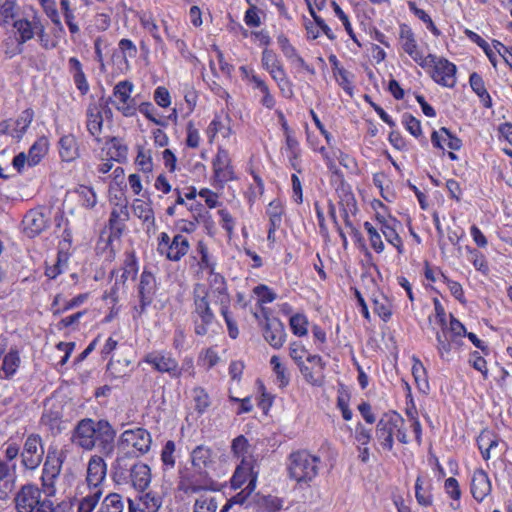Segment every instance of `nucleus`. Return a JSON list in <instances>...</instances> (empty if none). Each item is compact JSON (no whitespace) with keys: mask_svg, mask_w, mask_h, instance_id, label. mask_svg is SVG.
Returning <instances> with one entry per match:
<instances>
[{"mask_svg":"<svg viewBox=\"0 0 512 512\" xmlns=\"http://www.w3.org/2000/svg\"><path fill=\"white\" fill-rule=\"evenodd\" d=\"M42 497V491L38 486L25 484L15 494V509L17 512H31L34 504H38Z\"/></svg>","mask_w":512,"mask_h":512,"instance_id":"17","label":"nucleus"},{"mask_svg":"<svg viewBox=\"0 0 512 512\" xmlns=\"http://www.w3.org/2000/svg\"><path fill=\"white\" fill-rule=\"evenodd\" d=\"M290 357L297 364L298 368L304 364V358L307 360V355H310L304 346L297 342H293L289 347Z\"/></svg>","mask_w":512,"mask_h":512,"instance_id":"59","label":"nucleus"},{"mask_svg":"<svg viewBox=\"0 0 512 512\" xmlns=\"http://www.w3.org/2000/svg\"><path fill=\"white\" fill-rule=\"evenodd\" d=\"M290 327L292 332L299 336H305L308 333V320L304 314L297 313L290 318Z\"/></svg>","mask_w":512,"mask_h":512,"instance_id":"53","label":"nucleus"},{"mask_svg":"<svg viewBox=\"0 0 512 512\" xmlns=\"http://www.w3.org/2000/svg\"><path fill=\"white\" fill-rule=\"evenodd\" d=\"M44 447L42 438L38 434H30L24 443L21 453L22 464L26 469L34 470L42 462Z\"/></svg>","mask_w":512,"mask_h":512,"instance_id":"13","label":"nucleus"},{"mask_svg":"<svg viewBox=\"0 0 512 512\" xmlns=\"http://www.w3.org/2000/svg\"><path fill=\"white\" fill-rule=\"evenodd\" d=\"M270 365L278 382L280 383V386H286L289 383V374L287 373V369L282 363L280 357L273 355L270 359Z\"/></svg>","mask_w":512,"mask_h":512,"instance_id":"47","label":"nucleus"},{"mask_svg":"<svg viewBox=\"0 0 512 512\" xmlns=\"http://www.w3.org/2000/svg\"><path fill=\"white\" fill-rule=\"evenodd\" d=\"M152 444L151 434L144 428L125 430L119 439L118 450L132 452L133 456L146 454Z\"/></svg>","mask_w":512,"mask_h":512,"instance_id":"7","label":"nucleus"},{"mask_svg":"<svg viewBox=\"0 0 512 512\" xmlns=\"http://www.w3.org/2000/svg\"><path fill=\"white\" fill-rule=\"evenodd\" d=\"M30 13H24L13 25L14 35L17 43L22 45L33 39L35 35L42 37L44 26L42 25L37 13L30 8Z\"/></svg>","mask_w":512,"mask_h":512,"instance_id":"8","label":"nucleus"},{"mask_svg":"<svg viewBox=\"0 0 512 512\" xmlns=\"http://www.w3.org/2000/svg\"><path fill=\"white\" fill-rule=\"evenodd\" d=\"M130 478L133 487L144 492L151 482V469L147 464L136 463L130 468Z\"/></svg>","mask_w":512,"mask_h":512,"instance_id":"25","label":"nucleus"},{"mask_svg":"<svg viewBox=\"0 0 512 512\" xmlns=\"http://www.w3.org/2000/svg\"><path fill=\"white\" fill-rule=\"evenodd\" d=\"M364 228L367 231L371 247L377 253L383 252L384 251V243L382 241L381 235L378 232V230L370 222H365Z\"/></svg>","mask_w":512,"mask_h":512,"instance_id":"52","label":"nucleus"},{"mask_svg":"<svg viewBox=\"0 0 512 512\" xmlns=\"http://www.w3.org/2000/svg\"><path fill=\"white\" fill-rule=\"evenodd\" d=\"M175 449H176V446H175L174 441L169 440L166 442V444L163 447L162 452H161V460H162L163 464L169 469H171L175 466V456H174Z\"/></svg>","mask_w":512,"mask_h":512,"instance_id":"58","label":"nucleus"},{"mask_svg":"<svg viewBox=\"0 0 512 512\" xmlns=\"http://www.w3.org/2000/svg\"><path fill=\"white\" fill-rule=\"evenodd\" d=\"M217 502L213 497L201 495L196 499L194 504V512H216Z\"/></svg>","mask_w":512,"mask_h":512,"instance_id":"56","label":"nucleus"},{"mask_svg":"<svg viewBox=\"0 0 512 512\" xmlns=\"http://www.w3.org/2000/svg\"><path fill=\"white\" fill-rule=\"evenodd\" d=\"M415 490H416L415 496H416L417 502L420 505L425 506V507L431 505V503H432L431 495H430V493L423 491L422 480L420 477H418L416 479Z\"/></svg>","mask_w":512,"mask_h":512,"instance_id":"64","label":"nucleus"},{"mask_svg":"<svg viewBox=\"0 0 512 512\" xmlns=\"http://www.w3.org/2000/svg\"><path fill=\"white\" fill-rule=\"evenodd\" d=\"M491 492V482L486 472L477 470L471 479V493L475 500L483 501Z\"/></svg>","mask_w":512,"mask_h":512,"instance_id":"22","label":"nucleus"},{"mask_svg":"<svg viewBox=\"0 0 512 512\" xmlns=\"http://www.w3.org/2000/svg\"><path fill=\"white\" fill-rule=\"evenodd\" d=\"M207 284L198 283L193 289L192 312L195 333L204 336L215 320L214 309H219L221 314L229 310L231 298L227 290L225 278L219 273H211L207 278Z\"/></svg>","mask_w":512,"mask_h":512,"instance_id":"1","label":"nucleus"},{"mask_svg":"<svg viewBox=\"0 0 512 512\" xmlns=\"http://www.w3.org/2000/svg\"><path fill=\"white\" fill-rule=\"evenodd\" d=\"M124 507L123 497L112 492L103 498L96 512H124Z\"/></svg>","mask_w":512,"mask_h":512,"instance_id":"38","label":"nucleus"},{"mask_svg":"<svg viewBox=\"0 0 512 512\" xmlns=\"http://www.w3.org/2000/svg\"><path fill=\"white\" fill-rule=\"evenodd\" d=\"M115 432L107 421L81 420L75 428L73 441L85 450L93 449L97 442L106 453L113 448Z\"/></svg>","mask_w":512,"mask_h":512,"instance_id":"3","label":"nucleus"},{"mask_svg":"<svg viewBox=\"0 0 512 512\" xmlns=\"http://www.w3.org/2000/svg\"><path fill=\"white\" fill-rule=\"evenodd\" d=\"M25 13L15 0H5L0 4V26L3 28L12 25Z\"/></svg>","mask_w":512,"mask_h":512,"instance_id":"24","label":"nucleus"},{"mask_svg":"<svg viewBox=\"0 0 512 512\" xmlns=\"http://www.w3.org/2000/svg\"><path fill=\"white\" fill-rule=\"evenodd\" d=\"M131 457H133L132 452L119 450L114 464L115 475L123 476L125 472L129 470L127 460H129Z\"/></svg>","mask_w":512,"mask_h":512,"instance_id":"57","label":"nucleus"},{"mask_svg":"<svg viewBox=\"0 0 512 512\" xmlns=\"http://www.w3.org/2000/svg\"><path fill=\"white\" fill-rule=\"evenodd\" d=\"M232 133L233 132L230 125V119L227 116L224 118L216 116L209 124L207 129V134L209 136L210 142L213 141L214 137L217 134H220L223 138H229L232 135Z\"/></svg>","mask_w":512,"mask_h":512,"instance_id":"33","label":"nucleus"},{"mask_svg":"<svg viewBox=\"0 0 512 512\" xmlns=\"http://www.w3.org/2000/svg\"><path fill=\"white\" fill-rule=\"evenodd\" d=\"M240 71H241L243 77L251 85H253L254 89H258L260 91L267 85L260 77H258L256 74H254L253 71L249 70L247 67H245V66L240 67Z\"/></svg>","mask_w":512,"mask_h":512,"instance_id":"63","label":"nucleus"},{"mask_svg":"<svg viewBox=\"0 0 512 512\" xmlns=\"http://www.w3.org/2000/svg\"><path fill=\"white\" fill-rule=\"evenodd\" d=\"M67 457V450L50 447L43 464L41 481L49 496L55 494V483Z\"/></svg>","mask_w":512,"mask_h":512,"instance_id":"6","label":"nucleus"},{"mask_svg":"<svg viewBox=\"0 0 512 512\" xmlns=\"http://www.w3.org/2000/svg\"><path fill=\"white\" fill-rule=\"evenodd\" d=\"M400 423L401 415L396 412L386 414L377 423L376 437L384 449L392 450L394 445L393 427H397V424Z\"/></svg>","mask_w":512,"mask_h":512,"instance_id":"15","label":"nucleus"},{"mask_svg":"<svg viewBox=\"0 0 512 512\" xmlns=\"http://www.w3.org/2000/svg\"><path fill=\"white\" fill-rule=\"evenodd\" d=\"M68 68L77 89L82 95H85L89 91V84L81 62L76 57H71L68 60Z\"/></svg>","mask_w":512,"mask_h":512,"instance_id":"30","label":"nucleus"},{"mask_svg":"<svg viewBox=\"0 0 512 512\" xmlns=\"http://www.w3.org/2000/svg\"><path fill=\"white\" fill-rule=\"evenodd\" d=\"M478 447L485 460L491 458V452L498 446L497 437L489 430H483L477 438Z\"/></svg>","mask_w":512,"mask_h":512,"instance_id":"37","label":"nucleus"},{"mask_svg":"<svg viewBox=\"0 0 512 512\" xmlns=\"http://www.w3.org/2000/svg\"><path fill=\"white\" fill-rule=\"evenodd\" d=\"M20 365V357L17 351H10L6 354L2 361L0 369L1 378H11Z\"/></svg>","mask_w":512,"mask_h":512,"instance_id":"43","label":"nucleus"},{"mask_svg":"<svg viewBox=\"0 0 512 512\" xmlns=\"http://www.w3.org/2000/svg\"><path fill=\"white\" fill-rule=\"evenodd\" d=\"M399 226V222L391 218L389 220H386L384 222H381L380 231L385 237L386 241L393 245L398 253H403V243L402 240L397 232V227Z\"/></svg>","mask_w":512,"mask_h":512,"instance_id":"29","label":"nucleus"},{"mask_svg":"<svg viewBox=\"0 0 512 512\" xmlns=\"http://www.w3.org/2000/svg\"><path fill=\"white\" fill-rule=\"evenodd\" d=\"M139 20L141 26L152 35L156 43L162 44L163 40L159 34L158 25L152 14L144 12L140 15Z\"/></svg>","mask_w":512,"mask_h":512,"instance_id":"46","label":"nucleus"},{"mask_svg":"<svg viewBox=\"0 0 512 512\" xmlns=\"http://www.w3.org/2000/svg\"><path fill=\"white\" fill-rule=\"evenodd\" d=\"M130 361L124 359L121 360H111L107 365V372L109 375L115 379H120L125 376H128L130 373Z\"/></svg>","mask_w":512,"mask_h":512,"instance_id":"45","label":"nucleus"},{"mask_svg":"<svg viewBox=\"0 0 512 512\" xmlns=\"http://www.w3.org/2000/svg\"><path fill=\"white\" fill-rule=\"evenodd\" d=\"M193 399L195 401V410L202 414L210 406V398L208 393L203 388H195L193 390Z\"/></svg>","mask_w":512,"mask_h":512,"instance_id":"54","label":"nucleus"},{"mask_svg":"<svg viewBox=\"0 0 512 512\" xmlns=\"http://www.w3.org/2000/svg\"><path fill=\"white\" fill-rule=\"evenodd\" d=\"M189 248L188 239L181 233L174 235L172 239L166 232H162L158 237L157 251L169 261L181 260L188 253Z\"/></svg>","mask_w":512,"mask_h":512,"instance_id":"9","label":"nucleus"},{"mask_svg":"<svg viewBox=\"0 0 512 512\" xmlns=\"http://www.w3.org/2000/svg\"><path fill=\"white\" fill-rule=\"evenodd\" d=\"M338 84L350 95L353 91L352 78L353 75L344 68L338 69L337 75H334Z\"/></svg>","mask_w":512,"mask_h":512,"instance_id":"61","label":"nucleus"},{"mask_svg":"<svg viewBox=\"0 0 512 512\" xmlns=\"http://www.w3.org/2000/svg\"><path fill=\"white\" fill-rule=\"evenodd\" d=\"M144 361L160 373H168L173 378H179L182 375L183 368H180L178 362L170 354L159 351L148 353Z\"/></svg>","mask_w":512,"mask_h":512,"instance_id":"14","label":"nucleus"},{"mask_svg":"<svg viewBox=\"0 0 512 512\" xmlns=\"http://www.w3.org/2000/svg\"><path fill=\"white\" fill-rule=\"evenodd\" d=\"M86 117L89 133L99 140L98 137L100 136L103 127V116L100 106L96 103L89 104L86 111Z\"/></svg>","mask_w":512,"mask_h":512,"instance_id":"28","label":"nucleus"},{"mask_svg":"<svg viewBox=\"0 0 512 512\" xmlns=\"http://www.w3.org/2000/svg\"><path fill=\"white\" fill-rule=\"evenodd\" d=\"M374 312L384 321H388L392 315V303L383 293H374L371 298Z\"/></svg>","mask_w":512,"mask_h":512,"instance_id":"36","label":"nucleus"},{"mask_svg":"<svg viewBox=\"0 0 512 512\" xmlns=\"http://www.w3.org/2000/svg\"><path fill=\"white\" fill-rule=\"evenodd\" d=\"M136 164L143 172H151L153 170L152 152L150 149L139 148L136 157Z\"/></svg>","mask_w":512,"mask_h":512,"instance_id":"55","label":"nucleus"},{"mask_svg":"<svg viewBox=\"0 0 512 512\" xmlns=\"http://www.w3.org/2000/svg\"><path fill=\"white\" fill-rule=\"evenodd\" d=\"M214 178L218 182H228L233 179V169L227 150L219 148L212 162Z\"/></svg>","mask_w":512,"mask_h":512,"instance_id":"20","label":"nucleus"},{"mask_svg":"<svg viewBox=\"0 0 512 512\" xmlns=\"http://www.w3.org/2000/svg\"><path fill=\"white\" fill-rule=\"evenodd\" d=\"M136 505L140 512H157L162 505V497L154 491H148L139 496Z\"/></svg>","mask_w":512,"mask_h":512,"instance_id":"35","label":"nucleus"},{"mask_svg":"<svg viewBox=\"0 0 512 512\" xmlns=\"http://www.w3.org/2000/svg\"><path fill=\"white\" fill-rule=\"evenodd\" d=\"M191 463L199 473V477L183 476L178 482V490L186 495L214 489V481L206 474V470L214 464V453L205 445L195 447L191 452Z\"/></svg>","mask_w":512,"mask_h":512,"instance_id":"2","label":"nucleus"},{"mask_svg":"<svg viewBox=\"0 0 512 512\" xmlns=\"http://www.w3.org/2000/svg\"><path fill=\"white\" fill-rule=\"evenodd\" d=\"M437 349L441 358L448 360L451 352L454 348H457L460 343L457 339L448 335V332L442 330L441 333H437Z\"/></svg>","mask_w":512,"mask_h":512,"instance_id":"40","label":"nucleus"},{"mask_svg":"<svg viewBox=\"0 0 512 512\" xmlns=\"http://www.w3.org/2000/svg\"><path fill=\"white\" fill-rule=\"evenodd\" d=\"M398 39L401 49L422 68H427V62L431 61L430 59H432V54L424 56L423 52L419 48L414 32L408 25H400Z\"/></svg>","mask_w":512,"mask_h":512,"instance_id":"10","label":"nucleus"},{"mask_svg":"<svg viewBox=\"0 0 512 512\" xmlns=\"http://www.w3.org/2000/svg\"><path fill=\"white\" fill-rule=\"evenodd\" d=\"M267 215L273 228H279L282 222L283 206L279 200H273L267 208Z\"/></svg>","mask_w":512,"mask_h":512,"instance_id":"49","label":"nucleus"},{"mask_svg":"<svg viewBox=\"0 0 512 512\" xmlns=\"http://www.w3.org/2000/svg\"><path fill=\"white\" fill-rule=\"evenodd\" d=\"M156 293V279L155 276L148 271H143L140 277V283L138 286V295L140 299V305L136 308V312L141 316L146 307L149 306L154 299Z\"/></svg>","mask_w":512,"mask_h":512,"instance_id":"18","label":"nucleus"},{"mask_svg":"<svg viewBox=\"0 0 512 512\" xmlns=\"http://www.w3.org/2000/svg\"><path fill=\"white\" fill-rule=\"evenodd\" d=\"M34 118V111L27 108L20 113L16 120L12 121L11 136L17 140L22 139Z\"/></svg>","mask_w":512,"mask_h":512,"instance_id":"31","label":"nucleus"},{"mask_svg":"<svg viewBox=\"0 0 512 512\" xmlns=\"http://www.w3.org/2000/svg\"><path fill=\"white\" fill-rule=\"evenodd\" d=\"M430 60L427 62V68L433 67L432 79L445 87H453L456 83V66L447 59L438 58L435 55H432Z\"/></svg>","mask_w":512,"mask_h":512,"instance_id":"12","label":"nucleus"},{"mask_svg":"<svg viewBox=\"0 0 512 512\" xmlns=\"http://www.w3.org/2000/svg\"><path fill=\"white\" fill-rule=\"evenodd\" d=\"M320 458L307 450L292 452L288 457L287 470L289 477L297 484L309 485L319 472Z\"/></svg>","mask_w":512,"mask_h":512,"instance_id":"5","label":"nucleus"},{"mask_svg":"<svg viewBox=\"0 0 512 512\" xmlns=\"http://www.w3.org/2000/svg\"><path fill=\"white\" fill-rule=\"evenodd\" d=\"M231 452L237 459L246 460V455L249 452V442L245 436L239 435L233 439Z\"/></svg>","mask_w":512,"mask_h":512,"instance_id":"50","label":"nucleus"},{"mask_svg":"<svg viewBox=\"0 0 512 512\" xmlns=\"http://www.w3.org/2000/svg\"><path fill=\"white\" fill-rule=\"evenodd\" d=\"M282 153L287 155L290 166L297 171L301 172V149L299 146V142L295 137H287L285 141V146L282 148Z\"/></svg>","mask_w":512,"mask_h":512,"instance_id":"32","label":"nucleus"},{"mask_svg":"<svg viewBox=\"0 0 512 512\" xmlns=\"http://www.w3.org/2000/svg\"><path fill=\"white\" fill-rule=\"evenodd\" d=\"M259 12L258 7L254 3H250V7L246 10L244 15L245 24L249 27H259L261 25Z\"/></svg>","mask_w":512,"mask_h":512,"instance_id":"60","label":"nucleus"},{"mask_svg":"<svg viewBox=\"0 0 512 512\" xmlns=\"http://www.w3.org/2000/svg\"><path fill=\"white\" fill-rule=\"evenodd\" d=\"M127 147L126 145L122 144L120 140L117 138H112L109 142L108 147V155L112 160L115 161H122L125 160L127 157Z\"/></svg>","mask_w":512,"mask_h":512,"instance_id":"51","label":"nucleus"},{"mask_svg":"<svg viewBox=\"0 0 512 512\" xmlns=\"http://www.w3.org/2000/svg\"><path fill=\"white\" fill-rule=\"evenodd\" d=\"M23 230L25 234L33 238L39 235L47 227L48 219L43 212L30 210L23 219Z\"/></svg>","mask_w":512,"mask_h":512,"instance_id":"21","label":"nucleus"},{"mask_svg":"<svg viewBox=\"0 0 512 512\" xmlns=\"http://www.w3.org/2000/svg\"><path fill=\"white\" fill-rule=\"evenodd\" d=\"M107 474V466L100 456H92L88 462L86 482L90 492L78 502L77 512H93L103 495L101 487Z\"/></svg>","mask_w":512,"mask_h":512,"instance_id":"4","label":"nucleus"},{"mask_svg":"<svg viewBox=\"0 0 512 512\" xmlns=\"http://www.w3.org/2000/svg\"><path fill=\"white\" fill-rule=\"evenodd\" d=\"M277 43L284 54V56L295 66L303 68L309 72L314 70L304 61V59L297 53L295 47L290 43L289 39L281 34L277 38Z\"/></svg>","mask_w":512,"mask_h":512,"instance_id":"26","label":"nucleus"},{"mask_svg":"<svg viewBox=\"0 0 512 512\" xmlns=\"http://www.w3.org/2000/svg\"><path fill=\"white\" fill-rule=\"evenodd\" d=\"M59 154L63 161L71 162L79 156L76 139L73 135H65L59 141Z\"/></svg>","mask_w":512,"mask_h":512,"instance_id":"34","label":"nucleus"},{"mask_svg":"<svg viewBox=\"0 0 512 512\" xmlns=\"http://www.w3.org/2000/svg\"><path fill=\"white\" fill-rule=\"evenodd\" d=\"M325 363L319 355H307V360L299 367L304 379L313 386H322L324 383Z\"/></svg>","mask_w":512,"mask_h":512,"instance_id":"16","label":"nucleus"},{"mask_svg":"<svg viewBox=\"0 0 512 512\" xmlns=\"http://www.w3.org/2000/svg\"><path fill=\"white\" fill-rule=\"evenodd\" d=\"M249 483L247 488L252 491L255 488L256 476L252 475V467L249 461L242 460L237 466L234 475L231 478V486L234 489L240 488L247 480Z\"/></svg>","mask_w":512,"mask_h":512,"instance_id":"23","label":"nucleus"},{"mask_svg":"<svg viewBox=\"0 0 512 512\" xmlns=\"http://www.w3.org/2000/svg\"><path fill=\"white\" fill-rule=\"evenodd\" d=\"M129 213L126 206H121L119 210L114 209L110 214L109 225L114 235H120L125 228V222L128 220Z\"/></svg>","mask_w":512,"mask_h":512,"instance_id":"41","label":"nucleus"},{"mask_svg":"<svg viewBox=\"0 0 512 512\" xmlns=\"http://www.w3.org/2000/svg\"><path fill=\"white\" fill-rule=\"evenodd\" d=\"M263 336L273 348L279 349L283 346L286 336L283 323L277 318L266 317Z\"/></svg>","mask_w":512,"mask_h":512,"instance_id":"19","label":"nucleus"},{"mask_svg":"<svg viewBox=\"0 0 512 512\" xmlns=\"http://www.w3.org/2000/svg\"><path fill=\"white\" fill-rule=\"evenodd\" d=\"M133 87L132 82L124 80L117 83L113 89L111 102L125 117H132L137 111L135 100L131 96Z\"/></svg>","mask_w":512,"mask_h":512,"instance_id":"11","label":"nucleus"},{"mask_svg":"<svg viewBox=\"0 0 512 512\" xmlns=\"http://www.w3.org/2000/svg\"><path fill=\"white\" fill-rule=\"evenodd\" d=\"M431 141L434 146L444 149L445 147L452 150H459L461 148V140L452 135L450 131L442 127L439 131H434L431 136Z\"/></svg>","mask_w":512,"mask_h":512,"instance_id":"27","label":"nucleus"},{"mask_svg":"<svg viewBox=\"0 0 512 512\" xmlns=\"http://www.w3.org/2000/svg\"><path fill=\"white\" fill-rule=\"evenodd\" d=\"M403 123L413 136L419 137L422 134L420 121L411 114L403 115Z\"/></svg>","mask_w":512,"mask_h":512,"instance_id":"62","label":"nucleus"},{"mask_svg":"<svg viewBox=\"0 0 512 512\" xmlns=\"http://www.w3.org/2000/svg\"><path fill=\"white\" fill-rule=\"evenodd\" d=\"M469 82L472 90L479 96L484 106L490 108L492 105L491 97L486 90L482 77L478 73L473 72L470 75Z\"/></svg>","mask_w":512,"mask_h":512,"instance_id":"44","label":"nucleus"},{"mask_svg":"<svg viewBox=\"0 0 512 512\" xmlns=\"http://www.w3.org/2000/svg\"><path fill=\"white\" fill-rule=\"evenodd\" d=\"M48 152V140L45 137H41L34 142L30 147L27 156V163L29 166H35L40 163L42 158Z\"/></svg>","mask_w":512,"mask_h":512,"instance_id":"39","label":"nucleus"},{"mask_svg":"<svg viewBox=\"0 0 512 512\" xmlns=\"http://www.w3.org/2000/svg\"><path fill=\"white\" fill-rule=\"evenodd\" d=\"M76 193L78 194L83 207L88 209L95 207L97 203V196L91 187L81 185L77 188Z\"/></svg>","mask_w":512,"mask_h":512,"instance_id":"48","label":"nucleus"},{"mask_svg":"<svg viewBox=\"0 0 512 512\" xmlns=\"http://www.w3.org/2000/svg\"><path fill=\"white\" fill-rule=\"evenodd\" d=\"M133 214L145 223L154 224V211L149 202L135 199L132 204Z\"/></svg>","mask_w":512,"mask_h":512,"instance_id":"42","label":"nucleus"}]
</instances>
